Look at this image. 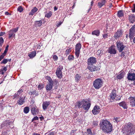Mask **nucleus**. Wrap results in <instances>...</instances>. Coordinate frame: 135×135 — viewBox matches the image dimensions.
Segmentation results:
<instances>
[{
	"instance_id": "obj_27",
	"label": "nucleus",
	"mask_w": 135,
	"mask_h": 135,
	"mask_svg": "<svg viewBox=\"0 0 135 135\" xmlns=\"http://www.w3.org/2000/svg\"><path fill=\"white\" fill-rule=\"evenodd\" d=\"M124 74V72H121L117 76V78L118 79H121L123 78Z\"/></svg>"
},
{
	"instance_id": "obj_45",
	"label": "nucleus",
	"mask_w": 135,
	"mask_h": 135,
	"mask_svg": "<svg viewBox=\"0 0 135 135\" xmlns=\"http://www.w3.org/2000/svg\"><path fill=\"white\" fill-rule=\"evenodd\" d=\"M38 117L36 116L35 117H34L32 119V122L35 120H38Z\"/></svg>"
},
{
	"instance_id": "obj_23",
	"label": "nucleus",
	"mask_w": 135,
	"mask_h": 135,
	"mask_svg": "<svg viewBox=\"0 0 135 135\" xmlns=\"http://www.w3.org/2000/svg\"><path fill=\"white\" fill-rule=\"evenodd\" d=\"M119 105L122 107L124 109H127L128 107L126 103L124 102H122L118 103Z\"/></svg>"
},
{
	"instance_id": "obj_36",
	"label": "nucleus",
	"mask_w": 135,
	"mask_h": 135,
	"mask_svg": "<svg viewBox=\"0 0 135 135\" xmlns=\"http://www.w3.org/2000/svg\"><path fill=\"white\" fill-rule=\"evenodd\" d=\"M71 48H69L68 49H67L65 52V54L66 55V56L67 55H68L69 54V53L71 52Z\"/></svg>"
},
{
	"instance_id": "obj_47",
	"label": "nucleus",
	"mask_w": 135,
	"mask_h": 135,
	"mask_svg": "<svg viewBox=\"0 0 135 135\" xmlns=\"http://www.w3.org/2000/svg\"><path fill=\"white\" fill-rule=\"evenodd\" d=\"M3 67V68H2V69L3 71L4 70L5 71H6L7 70V66Z\"/></svg>"
},
{
	"instance_id": "obj_49",
	"label": "nucleus",
	"mask_w": 135,
	"mask_h": 135,
	"mask_svg": "<svg viewBox=\"0 0 135 135\" xmlns=\"http://www.w3.org/2000/svg\"><path fill=\"white\" fill-rule=\"evenodd\" d=\"M4 56H5L2 54V55L0 56V61L3 58Z\"/></svg>"
},
{
	"instance_id": "obj_32",
	"label": "nucleus",
	"mask_w": 135,
	"mask_h": 135,
	"mask_svg": "<svg viewBox=\"0 0 135 135\" xmlns=\"http://www.w3.org/2000/svg\"><path fill=\"white\" fill-rule=\"evenodd\" d=\"M30 110V108L28 107H25L23 109V112L25 114H27L28 113Z\"/></svg>"
},
{
	"instance_id": "obj_16",
	"label": "nucleus",
	"mask_w": 135,
	"mask_h": 135,
	"mask_svg": "<svg viewBox=\"0 0 135 135\" xmlns=\"http://www.w3.org/2000/svg\"><path fill=\"white\" fill-rule=\"evenodd\" d=\"M100 110V109L98 105H95L92 110V112L94 114L96 115L99 113Z\"/></svg>"
},
{
	"instance_id": "obj_62",
	"label": "nucleus",
	"mask_w": 135,
	"mask_h": 135,
	"mask_svg": "<svg viewBox=\"0 0 135 135\" xmlns=\"http://www.w3.org/2000/svg\"><path fill=\"white\" fill-rule=\"evenodd\" d=\"M18 96V95H17V94H16V93H15V95H14V96L15 97H16Z\"/></svg>"
},
{
	"instance_id": "obj_60",
	"label": "nucleus",
	"mask_w": 135,
	"mask_h": 135,
	"mask_svg": "<svg viewBox=\"0 0 135 135\" xmlns=\"http://www.w3.org/2000/svg\"><path fill=\"white\" fill-rule=\"evenodd\" d=\"M44 118L43 116H41L40 117V119L41 120L43 119Z\"/></svg>"
},
{
	"instance_id": "obj_6",
	"label": "nucleus",
	"mask_w": 135,
	"mask_h": 135,
	"mask_svg": "<svg viewBox=\"0 0 135 135\" xmlns=\"http://www.w3.org/2000/svg\"><path fill=\"white\" fill-rule=\"evenodd\" d=\"M47 79L49 81V83L46 85V90H50L52 88V86L54 83V81L52 80L50 77H47Z\"/></svg>"
},
{
	"instance_id": "obj_8",
	"label": "nucleus",
	"mask_w": 135,
	"mask_h": 135,
	"mask_svg": "<svg viewBox=\"0 0 135 135\" xmlns=\"http://www.w3.org/2000/svg\"><path fill=\"white\" fill-rule=\"evenodd\" d=\"M117 46L119 52L122 51L125 47L122 42L117 41L116 42Z\"/></svg>"
},
{
	"instance_id": "obj_57",
	"label": "nucleus",
	"mask_w": 135,
	"mask_h": 135,
	"mask_svg": "<svg viewBox=\"0 0 135 135\" xmlns=\"http://www.w3.org/2000/svg\"><path fill=\"white\" fill-rule=\"evenodd\" d=\"M0 73L2 74H3L4 73L2 69L1 70H0Z\"/></svg>"
},
{
	"instance_id": "obj_21",
	"label": "nucleus",
	"mask_w": 135,
	"mask_h": 135,
	"mask_svg": "<svg viewBox=\"0 0 135 135\" xmlns=\"http://www.w3.org/2000/svg\"><path fill=\"white\" fill-rule=\"evenodd\" d=\"M128 20L130 22L133 23L135 21V15L131 14L128 16Z\"/></svg>"
},
{
	"instance_id": "obj_46",
	"label": "nucleus",
	"mask_w": 135,
	"mask_h": 135,
	"mask_svg": "<svg viewBox=\"0 0 135 135\" xmlns=\"http://www.w3.org/2000/svg\"><path fill=\"white\" fill-rule=\"evenodd\" d=\"M8 51V50L5 49L4 53H2V54L5 56L6 55L7 52Z\"/></svg>"
},
{
	"instance_id": "obj_7",
	"label": "nucleus",
	"mask_w": 135,
	"mask_h": 135,
	"mask_svg": "<svg viewBox=\"0 0 135 135\" xmlns=\"http://www.w3.org/2000/svg\"><path fill=\"white\" fill-rule=\"evenodd\" d=\"M18 27H16L10 30L8 32V36L9 38H11L12 37H14L15 36V33L17 32L18 30Z\"/></svg>"
},
{
	"instance_id": "obj_12",
	"label": "nucleus",
	"mask_w": 135,
	"mask_h": 135,
	"mask_svg": "<svg viewBox=\"0 0 135 135\" xmlns=\"http://www.w3.org/2000/svg\"><path fill=\"white\" fill-rule=\"evenodd\" d=\"M87 64L88 65H93L96 63V59L93 57H90L88 59Z\"/></svg>"
},
{
	"instance_id": "obj_33",
	"label": "nucleus",
	"mask_w": 135,
	"mask_h": 135,
	"mask_svg": "<svg viewBox=\"0 0 135 135\" xmlns=\"http://www.w3.org/2000/svg\"><path fill=\"white\" fill-rule=\"evenodd\" d=\"M52 13L51 11H50L48 13L46 14L45 17L48 18H50L52 15Z\"/></svg>"
},
{
	"instance_id": "obj_26",
	"label": "nucleus",
	"mask_w": 135,
	"mask_h": 135,
	"mask_svg": "<svg viewBox=\"0 0 135 135\" xmlns=\"http://www.w3.org/2000/svg\"><path fill=\"white\" fill-rule=\"evenodd\" d=\"M38 9L36 7H34L33 8V9H32L31 11L29 13V15H33L37 11Z\"/></svg>"
},
{
	"instance_id": "obj_5",
	"label": "nucleus",
	"mask_w": 135,
	"mask_h": 135,
	"mask_svg": "<svg viewBox=\"0 0 135 135\" xmlns=\"http://www.w3.org/2000/svg\"><path fill=\"white\" fill-rule=\"evenodd\" d=\"M63 69V66L60 65L57 68L56 70V74L59 78L61 79L62 77V70Z\"/></svg>"
},
{
	"instance_id": "obj_55",
	"label": "nucleus",
	"mask_w": 135,
	"mask_h": 135,
	"mask_svg": "<svg viewBox=\"0 0 135 135\" xmlns=\"http://www.w3.org/2000/svg\"><path fill=\"white\" fill-rule=\"evenodd\" d=\"M5 33L4 32H0V36H3Z\"/></svg>"
},
{
	"instance_id": "obj_3",
	"label": "nucleus",
	"mask_w": 135,
	"mask_h": 135,
	"mask_svg": "<svg viewBox=\"0 0 135 135\" xmlns=\"http://www.w3.org/2000/svg\"><path fill=\"white\" fill-rule=\"evenodd\" d=\"M126 129L125 133L126 135H132L135 132V127L131 123H128L126 126Z\"/></svg>"
},
{
	"instance_id": "obj_24",
	"label": "nucleus",
	"mask_w": 135,
	"mask_h": 135,
	"mask_svg": "<svg viewBox=\"0 0 135 135\" xmlns=\"http://www.w3.org/2000/svg\"><path fill=\"white\" fill-rule=\"evenodd\" d=\"M42 21L41 20L36 21L35 22L34 26L36 27H39L41 26L42 25Z\"/></svg>"
},
{
	"instance_id": "obj_51",
	"label": "nucleus",
	"mask_w": 135,
	"mask_h": 135,
	"mask_svg": "<svg viewBox=\"0 0 135 135\" xmlns=\"http://www.w3.org/2000/svg\"><path fill=\"white\" fill-rule=\"evenodd\" d=\"M23 91H22L21 89H20L17 92L18 93V94L20 95L21 94L22 92Z\"/></svg>"
},
{
	"instance_id": "obj_52",
	"label": "nucleus",
	"mask_w": 135,
	"mask_h": 135,
	"mask_svg": "<svg viewBox=\"0 0 135 135\" xmlns=\"http://www.w3.org/2000/svg\"><path fill=\"white\" fill-rule=\"evenodd\" d=\"M76 133V131L74 130H73L71 131V134H73H73H74L75 133Z\"/></svg>"
},
{
	"instance_id": "obj_50",
	"label": "nucleus",
	"mask_w": 135,
	"mask_h": 135,
	"mask_svg": "<svg viewBox=\"0 0 135 135\" xmlns=\"http://www.w3.org/2000/svg\"><path fill=\"white\" fill-rule=\"evenodd\" d=\"M125 53L124 52H122L121 53V56L122 57H124L125 55Z\"/></svg>"
},
{
	"instance_id": "obj_35",
	"label": "nucleus",
	"mask_w": 135,
	"mask_h": 135,
	"mask_svg": "<svg viewBox=\"0 0 135 135\" xmlns=\"http://www.w3.org/2000/svg\"><path fill=\"white\" fill-rule=\"evenodd\" d=\"M17 10L20 12H21L23 11V9L22 6H19L17 8Z\"/></svg>"
},
{
	"instance_id": "obj_43",
	"label": "nucleus",
	"mask_w": 135,
	"mask_h": 135,
	"mask_svg": "<svg viewBox=\"0 0 135 135\" xmlns=\"http://www.w3.org/2000/svg\"><path fill=\"white\" fill-rule=\"evenodd\" d=\"M116 100H120L121 99V97L119 95H116Z\"/></svg>"
},
{
	"instance_id": "obj_17",
	"label": "nucleus",
	"mask_w": 135,
	"mask_h": 135,
	"mask_svg": "<svg viewBox=\"0 0 135 135\" xmlns=\"http://www.w3.org/2000/svg\"><path fill=\"white\" fill-rule=\"evenodd\" d=\"M127 78L129 80H134L135 79V74L132 73H128Z\"/></svg>"
},
{
	"instance_id": "obj_64",
	"label": "nucleus",
	"mask_w": 135,
	"mask_h": 135,
	"mask_svg": "<svg viewBox=\"0 0 135 135\" xmlns=\"http://www.w3.org/2000/svg\"><path fill=\"white\" fill-rule=\"evenodd\" d=\"M5 14L6 15H9V13L8 12H6L5 13Z\"/></svg>"
},
{
	"instance_id": "obj_13",
	"label": "nucleus",
	"mask_w": 135,
	"mask_h": 135,
	"mask_svg": "<svg viewBox=\"0 0 135 135\" xmlns=\"http://www.w3.org/2000/svg\"><path fill=\"white\" fill-rule=\"evenodd\" d=\"M116 91L115 90H113L112 91V92L110 95V100L111 102L114 101L115 99V98L116 97Z\"/></svg>"
},
{
	"instance_id": "obj_61",
	"label": "nucleus",
	"mask_w": 135,
	"mask_h": 135,
	"mask_svg": "<svg viewBox=\"0 0 135 135\" xmlns=\"http://www.w3.org/2000/svg\"><path fill=\"white\" fill-rule=\"evenodd\" d=\"M57 9V8L55 6L54 7V10L55 11H56Z\"/></svg>"
},
{
	"instance_id": "obj_11",
	"label": "nucleus",
	"mask_w": 135,
	"mask_h": 135,
	"mask_svg": "<svg viewBox=\"0 0 135 135\" xmlns=\"http://www.w3.org/2000/svg\"><path fill=\"white\" fill-rule=\"evenodd\" d=\"M123 34V32L120 29H119L114 34V37L115 39H117L122 37Z\"/></svg>"
},
{
	"instance_id": "obj_53",
	"label": "nucleus",
	"mask_w": 135,
	"mask_h": 135,
	"mask_svg": "<svg viewBox=\"0 0 135 135\" xmlns=\"http://www.w3.org/2000/svg\"><path fill=\"white\" fill-rule=\"evenodd\" d=\"M93 124L95 126H97L98 125V122H96L94 121L93 122Z\"/></svg>"
},
{
	"instance_id": "obj_42",
	"label": "nucleus",
	"mask_w": 135,
	"mask_h": 135,
	"mask_svg": "<svg viewBox=\"0 0 135 135\" xmlns=\"http://www.w3.org/2000/svg\"><path fill=\"white\" fill-rule=\"evenodd\" d=\"M103 38L105 39L108 38V33H105V34H103Z\"/></svg>"
},
{
	"instance_id": "obj_40",
	"label": "nucleus",
	"mask_w": 135,
	"mask_h": 135,
	"mask_svg": "<svg viewBox=\"0 0 135 135\" xmlns=\"http://www.w3.org/2000/svg\"><path fill=\"white\" fill-rule=\"evenodd\" d=\"M68 59L70 60H73L74 59V57L73 55H69L68 57Z\"/></svg>"
},
{
	"instance_id": "obj_28",
	"label": "nucleus",
	"mask_w": 135,
	"mask_h": 135,
	"mask_svg": "<svg viewBox=\"0 0 135 135\" xmlns=\"http://www.w3.org/2000/svg\"><path fill=\"white\" fill-rule=\"evenodd\" d=\"M100 33V31L99 30H97L93 31L92 32V34L93 35H95L97 36H98Z\"/></svg>"
},
{
	"instance_id": "obj_19",
	"label": "nucleus",
	"mask_w": 135,
	"mask_h": 135,
	"mask_svg": "<svg viewBox=\"0 0 135 135\" xmlns=\"http://www.w3.org/2000/svg\"><path fill=\"white\" fill-rule=\"evenodd\" d=\"M128 99L129 101L130 105L132 107H135V97H130Z\"/></svg>"
},
{
	"instance_id": "obj_63",
	"label": "nucleus",
	"mask_w": 135,
	"mask_h": 135,
	"mask_svg": "<svg viewBox=\"0 0 135 135\" xmlns=\"http://www.w3.org/2000/svg\"><path fill=\"white\" fill-rule=\"evenodd\" d=\"M18 96V95H17V94H16V93H15V95H14V96L15 97H16Z\"/></svg>"
},
{
	"instance_id": "obj_30",
	"label": "nucleus",
	"mask_w": 135,
	"mask_h": 135,
	"mask_svg": "<svg viewBox=\"0 0 135 135\" xmlns=\"http://www.w3.org/2000/svg\"><path fill=\"white\" fill-rule=\"evenodd\" d=\"M124 12L122 10L119 11L117 13V16L120 18L122 17L123 16Z\"/></svg>"
},
{
	"instance_id": "obj_54",
	"label": "nucleus",
	"mask_w": 135,
	"mask_h": 135,
	"mask_svg": "<svg viewBox=\"0 0 135 135\" xmlns=\"http://www.w3.org/2000/svg\"><path fill=\"white\" fill-rule=\"evenodd\" d=\"M62 23V22H59L56 25V26L57 27L59 26Z\"/></svg>"
},
{
	"instance_id": "obj_41",
	"label": "nucleus",
	"mask_w": 135,
	"mask_h": 135,
	"mask_svg": "<svg viewBox=\"0 0 135 135\" xmlns=\"http://www.w3.org/2000/svg\"><path fill=\"white\" fill-rule=\"evenodd\" d=\"M52 57L54 61H56L57 60L58 57L55 55H53Z\"/></svg>"
},
{
	"instance_id": "obj_44",
	"label": "nucleus",
	"mask_w": 135,
	"mask_h": 135,
	"mask_svg": "<svg viewBox=\"0 0 135 135\" xmlns=\"http://www.w3.org/2000/svg\"><path fill=\"white\" fill-rule=\"evenodd\" d=\"M38 88L40 89H41L43 88V86L42 85L40 84L38 85Z\"/></svg>"
},
{
	"instance_id": "obj_1",
	"label": "nucleus",
	"mask_w": 135,
	"mask_h": 135,
	"mask_svg": "<svg viewBox=\"0 0 135 135\" xmlns=\"http://www.w3.org/2000/svg\"><path fill=\"white\" fill-rule=\"evenodd\" d=\"M100 127L102 130L105 132L109 133L112 131V125L108 121L103 120L100 121Z\"/></svg>"
},
{
	"instance_id": "obj_4",
	"label": "nucleus",
	"mask_w": 135,
	"mask_h": 135,
	"mask_svg": "<svg viewBox=\"0 0 135 135\" xmlns=\"http://www.w3.org/2000/svg\"><path fill=\"white\" fill-rule=\"evenodd\" d=\"M103 83V82L101 78H98L93 81V86L95 89H98L102 86Z\"/></svg>"
},
{
	"instance_id": "obj_14",
	"label": "nucleus",
	"mask_w": 135,
	"mask_h": 135,
	"mask_svg": "<svg viewBox=\"0 0 135 135\" xmlns=\"http://www.w3.org/2000/svg\"><path fill=\"white\" fill-rule=\"evenodd\" d=\"M31 110L32 114L34 115L37 114L39 112L38 109L35 105H32Z\"/></svg>"
},
{
	"instance_id": "obj_29",
	"label": "nucleus",
	"mask_w": 135,
	"mask_h": 135,
	"mask_svg": "<svg viewBox=\"0 0 135 135\" xmlns=\"http://www.w3.org/2000/svg\"><path fill=\"white\" fill-rule=\"evenodd\" d=\"M105 3V0H102L100 2H99L98 3V5L99 8H100L104 5Z\"/></svg>"
},
{
	"instance_id": "obj_9",
	"label": "nucleus",
	"mask_w": 135,
	"mask_h": 135,
	"mask_svg": "<svg viewBox=\"0 0 135 135\" xmlns=\"http://www.w3.org/2000/svg\"><path fill=\"white\" fill-rule=\"evenodd\" d=\"M81 46L80 43H78L76 44L75 48V54L76 56L78 58L79 55L80 54V50L81 49Z\"/></svg>"
},
{
	"instance_id": "obj_2",
	"label": "nucleus",
	"mask_w": 135,
	"mask_h": 135,
	"mask_svg": "<svg viewBox=\"0 0 135 135\" xmlns=\"http://www.w3.org/2000/svg\"><path fill=\"white\" fill-rule=\"evenodd\" d=\"M77 105L79 108H82L84 110L88 111L90 107L91 103L89 101L83 99L81 102L79 101Z\"/></svg>"
},
{
	"instance_id": "obj_48",
	"label": "nucleus",
	"mask_w": 135,
	"mask_h": 135,
	"mask_svg": "<svg viewBox=\"0 0 135 135\" xmlns=\"http://www.w3.org/2000/svg\"><path fill=\"white\" fill-rule=\"evenodd\" d=\"M101 51L100 50H98L97 52V55H100L101 53Z\"/></svg>"
},
{
	"instance_id": "obj_25",
	"label": "nucleus",
	"mask_w": 135,
	"mask_h": 135,
	"mask_svg": "<svg viewBox=\"0 0 135 135\" xmlns=\"http://www.w3.org/2000/svg\"><path fill=\"white\" fill-rule=\"evenodd\" d=\"M36 51H32L28 54V56L30 58H32L36 55Z\"/></svg>"
},
{
	"instance_id": "obj_15",
	"label": "nucleus",
	"mask_w": 135,
	"mask_h": 135,
	"mask_svg": "<svg viewBox=\"0 0 135 135\" xmlns=\"http://www.w3.org/2000/svg\"><path fill=\"white\" fill-rule=\"evenodd\" d=\"M88 69L91 71H97L99 70V69L98 67L93 65H88Z\"/></svg>"
},
{
	"instance_id": "obj_38",
	"label": "nucleus",
	"mask_w": 135,
	"mask_h": 135,
	"mask_svg": "<svg viewBox=\"0 0 135 135\" xmlns=\"http://www.w3.org/2000/svg\"><path fill=\"white\" fill-rule=\"evenodd\" d=\"M8 59H4L3 60L1 61V63L6 64L8 61Z\"/></svg>"
},
{
	"instance_id": "obj_20",
	"label": "nucleus",
	"mask_w": 135,
	"mask_h": 135,
	"mask_svg": "<svg viewBox=\"0 0 135 135\" xmlns=\"http://www.w3.org/2000/svg\"><path fill=\"white\" fill-rule=\"evenodd\" d=\"M51 104V102L50 101H46L44 102L42 104V108L44 110H46L47 108Z\"/></svg>"
},
{
	"instance_id": "obj_10",
	"label": "nucleus",
	"mask_w": 135,
	"mask_h": 135,
	"mask_svg": "<svg viewBox=\"0 0 135 135\" xmlns=\"http://www.w3.org/2000/svg\"><path fill=\"white\" fill-rule=\"evenodd\" d=\"M135 32V25L132 26L130 29L129 32V37L130 40L132 39L134 35Z\"/></svg>"
},
{
	"instance_id": "obj_56",
	"label": "nucleus",
	"mask_w": 135,
	"mask_h": 135,
	"mask_svg": "<svg viewBox=\"0 0 135 135\" xmlns=\"http://www.w3.org/2000/svg\"><path fill=\"white\" fill-rule=\"evenodd\" d=\"M54 84H56V85H57V84H57V81L56 80H54Z\"/></svg>"
},
{
	"instance_id": "obj_59",
	"label": "nucleus",
	"mask_w": 135,
	"mask_h": 135,
	"mask_svg": "<svg viewBox=\"0 0 135 135\" xmlns=\"http://www.w3.org/2000/svg\"><path fill=\"white\" fill-rule=\"evenodd\" d=\"M132 11L134 13L135 12V8H132Z\"/></svg>"
},
{
	"instance_id": "obj_34",
	"label": "nucleus",
	"mask_w": 135,
	"mask_h": 135,
	"mask_svg": "<svg viewBox=\"0 0 135 135\" xmlns=\"http://www.w3.org/2000/svg\"><path fill=\"white\" fill-rule=\"evenodd\" d=\"M85 135H94L93 134L91 130L90 129H87V132L85 133Z\"/></svg>"
},
{
	"instance_id": "obj_18",
	"label": "nucleus",
	"mask_w": 135,
	"mask_h": 135,
	"mask_svg": "<svg viewBox=\"0 0 135 135\" xmlns=\"http://www.w3.org/2000/svg\"><path fill=\"white\" fill-rule=\"evenodd\" d=\"M108 53L110 54H115L117 53V51L113 46L112 45L108 50Z\"/></svg>"
},
{
	"instance_id": "obj_39",
	"label": "nucleus",
	"mask_w": 135,
	"mask_h": 135,
	"mask_svg": "<svg viewBox=\"0 0 135 135\" xmlns=\"http://www.w3.org/2000/svg\"><path fill=\"white\" fill-rule=\"evenodd\" d=\"M3 39L2 37H0V44L1 47H2V45L3 44Z\"/></svg>"
},
{
	"instance_id": "obj_58",
	"label": "nucleus",
	"mask_w": 135,
	"mask_h": 135,
	"mask_svg": "<svg viewBox=\"0 0 135 135\" xmlns=\"http://www.w3.org/2000/svg\"><path fill=\"white\" fill-rule=\"evenodd\" d=\"M48 135H54V133L53 132H51Z\"/></svg>"
},
{
	"instance_id": "obj_31",
	"label": "nucleus",
	"mask_w": 135,
	"mask_h": 135,
	"mask_svg": "<svg viewBox=\"0 0 135 135\" xmlns=\"http://www.w3.org/2000/svg\"><path fill=\"white\" fill-rule=\"evenodd\" d=\"M75 80L76 82H78L81 79V76L80 75L77 74L75 76Z\"/></svg>"
},
{
	"instance_id": "obj_22",
	"label": "nucleus",
	"mask_w": 135,
	"mask_h": 135,
	"mask_svg": "<svg viewBox=\"0 0 135 135\" xmlns=\"http://www.w3.org/2000/svg\"><path fill=\"white\" fill-rule=\"evenodd\" d=\"M25 97H23L22 96H21L19 100L18 101L17 103L18 105H21L23 104L25 102Z\"/></svg>"
},
{
	"instance_id": "obj_37",
	"label": "nucleus",
	"mask_w": 135,
	"mask_h": 135,
	"mask_svg": "<svg viewBox=\"0 0 135 135\" xmlns=\"http://www.w3.org/2000/svg\"><path fill=\"white\" fill-rule=\"evenodd\" d=\"M113 121L115 123L116 122L117 123H118V122H119V121H120V119L119 118H114L113 120Z\"/></svg>"
}]
</instances>
